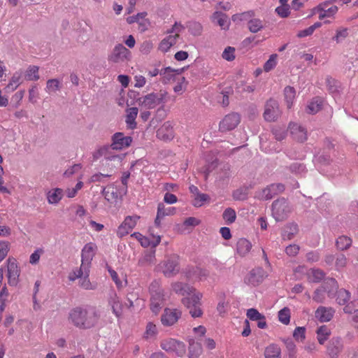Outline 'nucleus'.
Masks as SVG:
<instances>
[{
  "instance_id": "obj_1",
  "label": "nucleus",
  "mask_w": 358,
  "mask_h": 358,
  "mask_svg": "<svg viewBox=\"0 0 358 358\" xmlns=\"http://www.w3.org/2000/svg\"><path fill=\"white\" fill-rule=\"evenodd\" d=\"M98 309L92 306H79L70 310L68 320L79 329L86 330L95 327L100 320Z\"/></svg>"
},
{
  "instance_id": "obj_2",
  "label": "nucleus",
  "mask_w": 358,
  "mask_h": 358,
  "mask_svg": "<svg viewBox=\"0 0 358 358\" xmlns=\"http://www.w3.org/2000/svg\"><path fill=\"white\" fill-rule=\"evenodd\" d=\"M166 92L165 91H159L157 93H150L145 96L138 99L140 106L146 109H152L166 102L165 97Z\"/></svg>"
},
{
  "instance_id": "obj_3",
  "label": "nucleus",
  "mask_w": 358,
  "mask_h": 358,
  "mask_svg": "<svg viewBox=\"0 0 358 358\" xmlns=\"http://www.w3.org/2000/svg\"><path fill=\"white\" fill-rule=\"evenodd\" d=\"M202 294L197 292L192 296L184 297L182 299V304L189 310V313L194 318L200 317L203 315L201 299Z\"/></svg>"
},
{
  "instance_id": "obj_4",
  "label": "nucleus",
  "mask_w": 358,
  "mask_h": 358,
  "mask_svg": "<svg viewBox=\"0 0 358 358\" xmlns=\"http://www.w3.org/2000/svg\"><path fill=\"white\" fill-rule=\"evenodd\" d=\"M291 212L288 201L285 198L274 201L272 203V215L277 222L287 219Z\"/></svg>"
},
{
  "instance_id": "obj_5",
  "label": "nucleus",
  "mask_w": 358,
  "mask_h": 358,
  "mask_svg": "<svg viewBox=\"0 0 358 358\" xmlns=\"http://www.w3.org/2000/svg\"><path fill=\"white\" fill-rule=\"evenodd\" d=\"M131 54L129 49L122 44L115 45L111 52L108 56V60L113 63H123L131 59Z\"/></svg>"
},
{
  "instance_id": "obj_6",
  "label": "nucleus",
  "mask_w": 358,
  "mask_h": 358,
  "mask_svg": "<svg viewBox=\"0 0 358 358\" xmlns=\"http://www.w3.org/2000/svg\"><path fill=\"white\" fill-rule=\"evenodd\" d=\"M162 270L167 278L176 275L180 271L179 257L176 255L169 256L162 264Z\"/></svg>"
},
{
  "instance_id": "obj_7",
  "label": "nucleus",
  "mask_w": 358,
  "mask_h": 358,
  "mask_svg": "<svg viewBox=\"0 0 358 358\" xmlns=\"http://www.w3.org/2000/svg\"><path fill=\"white\" fill-rule=\"evenodd\" d=\"M161 348L165 351L175 353L179 357L183 356L186 352L185 344L173 338L163 340L161 342Z\"/></svg>"
},
{
  "instance_id": "obj_8",
  "label": "nucleus",
  "mask_w": 358,
  "mask_h": 358,
  "mask_svg": "<svg viewBox=\"0 0 358 358\" xmlns=\"http://www.w3.org/2000/svg\"><path fill=\"white\" fill-rule=\"evenodd\" d=\"M7 264L8 283L10 286H17L20 274V270L17 266V261L14 258L9 257L7 259Z\"/></svg>"
},
{
  "instance_id": "obj_9",
  "label": "nucleus",
  "mask_w": 358,
  "mask_h": 358,
  "mask_svg": "<svg viewBox=\"0 0 358 358\" xmlns=\"http://www.w3.org/2000/svg\"><path fill=\"white\" fill-rule=\"evenodd\" d=\"M340 0H331L327 1L324 3L319 4L317 7L314 8V13H319V19L323 20L325 17H329L334 15L338 11V7L336 6H329L333 2H338Z\"/></svg>"
},
{
  "instance_id": "obj_10",
  "label": "nucleus",
  "mask_w": 358,
  "mask_h": 358,
  "mask_svg": "<svg viewBox=\"0 0 358 358\" xmlns=\"http://www.w3.org/2000/svg\"><path fill=\"white\" fill-rule=\"evenodd\" d=\"M132 138L125 136L122 132H116L111 136V146L113 150H122L129 148L132 143Z\"/></svg>"
},
{
  "instance_id": "obj_11",
  "label": "nucleus",
  "mask_w": 358,
  "mask_h": 358,
  "mask_svg": "<svg viewBox=\"0 0 358 358\" xmlns=\"http://www.w3.org/2000/svg\"><path fill=\"white\" fill-rule=\"evenodd\" d=\"M97 247L94 243H88L85 245L81 252V264L83 268L87 269L90 268L92 260L93 259Z\"/></svg>"
},
{
  "instance_id": "obj_12",
  "label": "nucleus",
  "mask_w": 358,
  "mask_h": 358,
  "mask_svg": "<svg viewBox=\"0 0 358 358\" xmlns=\"http://www.w3.org/2000/svg\"><path fill=\"white\" fill-rule=\"evenodd\" d=\"M278 103L274 99H269L266 105L264 117L268 122L275 121L280 115Z\"/></svg>"
},
{
  "instance_id": "obj_13",
  "label": "nucleus",
  "mask_w": 358,
  "mask_h": 358,
  "mask_svg": "<svg viewBox=\"0 0 358 358\" xmlns=\"http://www.w3.org/2000/svg\"><path fill=\"white\" fill-rule=\"evenodd\" d=\"M139 219L140 216L136 215L127 216L118 227L117 235L120 238L127 235L136 227Z\"/></svg>"
},
{
  "instance_id": "obj_14",
  "label": "nucleus",
  "mask_w": 358,
  "mask_h": 358,
  "mask_svg": "<svg viewBox=\"0 0 358 358\" xmlns=\"http://www.w3.org/2000/svg\"><path fill=\"white\" fill-rule=\"evenodd\" d=\"M343 349V342L341 337H332L327 345V354L330 358H338Z\"/></svg>"
},
{
  "instance_id": "obj_15",
  "label": "nucleus",
  "mask_w": 358,
  "mask_h": 358,
  "mask_svg": "<svg viewBox=\"0 0 358 358\" xmlns=\"http://www.w3.org/2000/svg\"><path fill=\"white\" fill-rule=\"evenodd\" d=\"M241 117L238 113H232L227 115L220 123V130L222 132L235 129L240 123Z\"/></svg>"
},
{
  "instance_id": "obj_16",
  "label": "nucleus",
  "mask_w": 358,
  "mask_h": 358,
  "mask_svg": "<svg viewBox=\"0 0 358 358\" xmlns=\"http://www.w3.org/2000/svg\"><path fill=\"white\" fill-rule=\"evenodd\" d=\"M113 148H112L111 145H104L99 148H98L92 154L93 159L97 160L101 157H104V158L107 160L113 161L116 159L118 160L121 159L120 155H114L113 153Z\"/></svg>"
},
{
  "instance_id": "obj_17",
  "label": "nucleus",
  "mask_w": 358,
  "mask_h": 358,
  "mask_svg": "<svg viewBox=\"0 0 358 358\" xmlns=\"http://www.w3.org/2000/svg\"><path fill=\"white\" fill-rule=\"evenodd\" d=\"M181 315V311L178 309L166 308L161 317L162 323L164 326H172L177 322Z\"/></svg>"
},
{
  "instance_id": "obj_18",
  "label": "nucleus",
  "mask_w": 358,
  "mask_h": 358,
  "mask_svg": "<svg viewBox=\"0 0 358 358\" xmlns=\"http://www.w3.org/2000/svg\"><path fill=\"white\" fill-rule=\"evenodd\" d=\"M265 272L263 268L257 267L250 271L245 278V282L252 286H257L264 280Z\"/></svg>"
},
{
  "instance_id": "obj_19",
  "label": "nucleus",
  "mask_w": 358,
  "mask_h": 358,
  "mask_svg": "<svg viewBox=\"0 0 358 358\" xmlns=\"http://www.w3.org/2000/svg\"><path fill=\"white\" fill-rule=\"evenodd\" d=\"M284 190L285 186L282 184H271L262 190L260 197L264 200L271 199L275 195L282 192Z\"/></svg>"
},
{
  "instance_id": "obj_20",
  "label": "nucleus",
  "mask_w": 358,
  "mask_h": 358,
  "mask_svg": "<svg viewBox=\"0 0 358 358\" xmlns=\"http://www.w3.org/2000/svg\"><path fill=\"white\" fill-rule=\"evenodd\" d=\"M157 136L163 141H170L173 136V129L170 122H164L157 131Z\"/></svg>"
},
{
  "instance_id": "obj_21",
  "label": "nucleus",
  "mask_w": 358,
  "mask_h": 358,
  "mask_svg": "<svg viewBox=\"0 0 358 358\" xmlns=\"http://www.w3.org/2000/svg\"><path fill=\"white\" fill-rule=\"evenodd\" d=\"M289 129L292 137L298 141L303 142L307 138L306 129L297 123H290Z\"/></svg>"
},
{
  "instance_id": "obj_22",
  "label": "nucleus",
  "mask_w": 358,
  "mask_h": 358,
  "mask_svg": "<svg viewBox=\"0 0 358 358\" xmlns=\"http://www.w3.org/2000/svg\"><path fill=\"white\" fill-rule=\"evenodd\" d=\"M334 310L331 308L320 306L315 313V317L321 322H327L331 320Z\"/></svg>"
},
{
  "instance_id": "obj_23",
  "label": "nucleus",
  "mask_w": 358,
  "mask_h": 358,
  "mask_svg": "<svg viewBox=\"0 0 358 358\" xmlns=\"http://www.w3.org/2000/svg\"><path fill=\"white\" fill-rule=\"evenodd\" d=\"M322 289L327 292V295L329 298H333L338 289L337 281L334 278H327L321 285Z\"/></svg>"
},
{
  "instance_id": "obj_24",
  "label": "nucleus",
  "mask_w": 358,
  "mask_h": 358,
  "mask_svg": "<svg viewBox=\"0 0 358 358\" xmlns=\"http://www.w3.org/2000/svg\"><path fill=\"white\" fill-rule=\"evenodd\" d=\"M164 295L161 292H156L152 295L150 299V309L157 314L159 313L163 306Z\"/></svg>"
},
{
  "instance_id": "obj_25",
  "label": "nucleus",
  "mask_w": 358,
  "mask_h": 358,
  "mask_svg": "<svg viewBox=\"0 0 358 358\" xmlns=\"http://www.w3.org/2000/svg\"><path fill=\"white\" fill-rule=\"evenodd\" d=\"M298 225L295 223L287 224L282 231V238L283 240H291L298 233Z\"/></svg>"
},
{
  "instance_id": "obj_26",
  "label": "nucleus",
  "mask_w": 358,
  "mask_h": 358,
  "mask_svg": "<svg viewBox=\"0 0 358 358\" xmlns=\"http://www.w3.org/2000/svg\"><path fill=\"white\" fill-rule=\"evenodd\" d=\"M182 69H173L171 67H166L162 69L159 74L163 77L162 82L166 83L174 79L176 74H180L182 71Z\"/></svg>"
},
{
  "instance_id": "obj_27",
  "label": "nucleus",
  "mask_w": 358,
  "mask_h": 358,
  "mask_svg": "<svg viewBox=\"0 0 358 358\" xmlns=\"http://www.w3.org/2000/svg\"><path fill=\"white\" fill-rule=\"evenodd\" d=\"M251 243L245 238H240L236 243L237 252L241 255H246L251 250Z\"/></svg>"
},
{
  "instance_id": "obj_28",
  "label": "nucleus",
  "mask_w": 358,
  "mask_h": 358,
  "mask_svg": "<svg viewBox=\"0 0 358 358\" xmlns=\"http://www.w3.org/2000/svg\"><path fill=\"white\" fill-rule=\"evenodd\" d=\"M63 196V190L55 188L48 192L47 194L48 201L50 204H57Z\"/></svg>"
},
{
  "instance_id": "obj_29",
  "label": "nucleus",
  "mask_w": 358,
  "mask_h": 358,
  "mask_svg": "<svg viewBox=\"0 0 358 358\" xmlns=\"http://www.w3.org/2000/svg\"><path fill=\"white\" fill-rule=\"evenodd\" d=\"M138 110L136 107H132L127 110L126 117V123L130 129H134L136 127V118L138 115Z\"/></svg>"
},
{
  "instance_id": "obj_30",
  "label": "nucleus",
  "mask_w": 358,
  "mask_h": 358,
  "mask_svg": "<svg viewBox=\"0 0 358 358\" xmlns=\"http://www.w3.org/2000/svg\"><path fill=\"white\" fill-rule=\"evenodd\" d=\"M316 333L318 343L320 345H323L325 341H327L331 334L329 329L325 325L319 327L317 329Z\"/></svg>"
},
{
  "instance_id": "obj_31",
  "label": "nucleus",
  "mask_w": 358,
  "mask_h": 358,
  "mask_svg": "<svg viewBox=\"0 0 358 358\" xmlns=\"http://www.w3.org/2000/svg\"><path fill=\"white\" fill-rule=\"evenodd\" d=\"M62 89V83L57 78H52L48 80L46 83L45 91L48 94L55 93L57 91H59Z\"/></svg>"
},
{
  "instance_id": "obj_32",
  "label": "nucleus",
  "mask_w": 358,
  "mask_h": 358,
  "mask_svg": "<svg viewBox=\"0 0 358 358\" xmlns=\"http://www.w3.org/2000/svg\"><path fill=\"white\" fill-rule=\"evenodd\" d=\"M322 101L318 98H314L306 107V112L309 114H315L322 109Z\"/></svg>"
},
{
  "instance_id": "obj_33",
  "label": "nucleus",
  "mask_w": 358,
  "mask_h": 358,
  "mask_svg": "<svg viewBox=\"0 0 358 358\" xmlns=\"http://www.w3.org/2000/svg\"><path fill=\"white\" fill-rule=\"evenodd\" d=\"M281 354L280 348L277 345H268L264 352L266 358H275L280 357Z\"/></svg>"
},
{
  "instance_id": "obj_34",
  "label": "nucleus",
  "mask_w": 358,
  "mask_h": 358,
  "mask_svg": "<svg viewBox=\"0 0 358 358\" xmlns=\"http://www.w3.org/2000/svg\"><path fill=\"white\" fill-rule=\"evenodd\" d=\"M89 274L90 268L87 267V269H85L83 268V264H81L80 268L70 273L68 278L70 281H75L78 278H81L84 275H89Z\"/></svg>"
},
{
  "instance_id": "obj_35",
  "label": "nucleus",
  "mask_w": 358,
  "mask_h": 358,
  "mask_svg": "<svg viewBox=\"0 0 358 358\" xmlns=\"http://www.w3.org/2000/svg\"><path fill=\"white\" fill-rule=\"evenodd\" d=\"M102 194L104 198L109 202H113L117 199L118 194L113 186H108L107 188H103Z\"/></svg>"
},
{
  "instance_id": "obj_36",
  "label": "nucleus",
  "mask_w": 358,
  "mask_h": 358,
  "mask_svg": "<svg viewBox=\"0 0 358 358\" xmlns=\"http://www.w3.org/2000/svg\"><path fill=\"white\" fill-rule=\"evenodd\" d=\"M336 247L340 250L348 249L352 245V240L345 236H339L336 242Z\"/></svg>"
},
{
  "instance_id": "obj_37",
  "label": "nucleus",
  "mask_w": 358,
  "mask_h": 358,
  "mask_svg": "<svg viewBox=\"0 0 358 358\" xmlns=\"http://www.w3.org/2000/svg\"><path fill=\"white\" fill-rule=\"evenodd\" d=\"M284 94L287 106L290 108L295 98V90L292 87L287 86L284 90Z\"/></svg>"
},
{
  "instance_id": "obj_38",
  "label": "nucleus",
  "mask_w": 358,
  "mask_h": 358,
  "mask_svg": "<svg viewBox=\"0 0 358 358\" xmlns=\"http://www.w3.org/2000/svg\"><path fill=\"white\" fill-rule=\"evenodd\" d=\"M153 238V241H150L148 238L143 236L142 238H141L139 242L141 245L144 248H148L149 246H151L152 248H155L159 244L161 241V237L160 236H154Z\"/></svg>"
},
{
  "instance_id": "obj_39",
  "label": "nucleus",
  "mask_w": 358,
  "mask_h": 358,
  "mask_svg": "<svg viewBox=\"0 0 358 358\" xmlns=\"http://www.w3.org/2000/svg\"><path fill=\"white\" fill-rule=\"evenodd\" d=\"M213 20L216 21L217 24L222 28H228L227 16L222 12H215L213 14Z\"/></svg>"
},
{
  "instance_id": "obj_40",
  "label": "nucleus",
  "mask_w": 358,
  "mask_h": 358,
  "mask_svg": "<svg viewBox=\"0 0 358 358\" xmlns=\"http://www.w3.org/2000/svg\"><path fill=\"white\" fill-rule=\"evenodd\" d=\"M337 297H336V301L340 305H345L347 302L349 301L350 299V293L345 289H341L340 290H337Z\"/></svg>"
},
{
  "instance_id": "obj_41",
  "label": "nucleus",
  "mask_w": 358,
  "mask_h": 358,
  "mask_svg": "<svg viewBox=\"0 0 358 358\" xmlns=\"http://www.w3.org/2000/svg\"><path fill=\"white\" fill-rule=\"evenodd\" d=\"M324 273L320 269H312L308 275V279L312 282H319L324 278Z\"/></svg>"
},
{
  "instance_id": "obj_42",
  "label": "nucleus",
  "mask_w": 358,
  "mask_h": 358,
  "mask_svg": "<svg viewBox=\"0 0 358 358\" xmlns=\"http://www.w3.org/2000/svg\"><path fill=\"white\" fill-rule=\"evenodd\" d=\"M262 21L257 18H251L248 21V29L252 33H257L263 28Z\"/></svg>"
},
{
  "instance_id": "obj_43",
  "label": "nucleus",
  "mask_w": 358,
  "mask_h": 358,
  "mask_svg": "<svg viewBox=\"0 0 358 358\" xmlns=\"http://www.w3.org/2000/svg\"><path fill=\"white\" fill-rule=\"evenodd\" d=\"M25 77L28 80H38L39 79L38 67L29 66L26 71Z\"/></svg>"
},
{
  "instance_id": "obj_44",
  "label": "nucleus",
  "mask_w": 358,
  "mask_h": 358,
  "mask_svg": "<svg viewBox=\"0 0 358 358\" xmlns=\"http://www.w3.org/2000/svg\"><path fill=\"white\" fill-rule=\"evenodd\" d=\"M20 76L18 74H14L11 78L9 83L5 87L7 92H12L15 91L17 87L20 85Z\"/></svg>"
},
{
  "instance_id": "obj_45",
  "label": "nucleus",
  "mask_w": 358,
  "mask_h": 358,
  "mask_svg": "<svg viewBox=\"0 0 358 358\" xmlns=\"http://www.w3.org/2000/svg\"><path fill=\"white\" fill-rule=\"evenodd\" d=\"M113 313L120 317L122 315V304L120 303L116 294L110 301Z\"/></svg>"
},
{
  "instance_id": "obj_46",
  "label": "nucleus",
  "mask_w": 358,
  "mask_h": 358,
  "mask_svg": "<svg viewBox=\"0 0 358 358\" xmlns=\"http://www.w3.org/2000/svg\"><path fill=\"white\" fill-rule=\"evenodd\" d=\"M348 36V30L347 28H338L336 31L335 36L332 38V40L336 41L337 43L342 42Z\"/></svg>"
},
{
  "instance_id": "obj_47",
  "label": "nucleus",
  "mask_w": 358,
  "mask_h": 358,
  "mask_svg": "<svg viewBox=\"0 0 358 358\" xmlns=\"http://www.w3.org/2000/svg\"><path fill=\"white\" fill-rule=\"evenodd\" d=\"M326 295L327 292L325 290L322 289L321 286H320L315 290L313 299L317 303H324L325 301Z\"/></svg>"
},
{
  "instance_id": "obj_48",
  "label": "nucleus",
  "mask_w": 358,
  "mask_h": 358,
  "mask_svg": "<svg viewBox=\"0 0 358 358\" xmlns=\"http://www.w3.org/2000/svg\"><path fill=\"white\" fill-rule=\"evenodd\" d=\"M278 319L284 324H288L290 321V310L285 307L278 312Z\"/></svg>"
},
{
  "instance_id": "obj_49",
  "label": "nucleus",
  "mask_w": 358,
  "mask_h": 358,
  "mask_svg": "<svg viewBox=\"0 0 358 358\" xmlns=\"http://www.w3.org/2000/svg\"><path fill=\"white\" fill-rule=\"evenodd\" d=\"M202 349L198 343H193L190 344L189 348V358H196L201 353Z\"/></svg>"
},
{
  "instance_id": "obj_50",
  "label": "nucleus",
  "mask_w": 358,
  "mask_h": 358,
  "mask_svg": "<svg viewBox=\"0 0 358 358\" xmlns=\"http://www.w3.org/2000/svg\"><path fill=\"white\" fill-rule=\"evenodd\" d=\"M222 216L223 219L227 222V224H232L235 222L236 218L235 210L231 208L225 209Z\"/></svg>"
},
{
  "instance_id": "obj_51",
  "label": "nucleus",
  "mask_w": 358,
  "mask_h": 358,
  "mask_svg": "<svg viewBox=\"0 0 358 358\" xmlns=\"http://www.w3.org/2000/svg\"><path fill=\"white\" fill-rule=\"evenodd\" d=\"M79 285L86 290H94L96 289V285H93L90 279L89 275H84L79 280Z\"/></svg>"
},
{
  "instance_id": "obj_52",
  "label": "nucleus",
  "mask_w": 358,
  "mask_h": 358,
  "mask_svg": "<svg viewBox=\"0 0 358 358\" xmlns=\"http://www.w3.org/2000/svg\"><path fill=\"white\" fill-rule=\"evenodd\" d=\"M290 171L294 174H303L306 172V166L303 164L294 162L289 166Z\"/></svg>"
},
{
  "instance_id": "obj_53",
  "label": "nucleus",
  "mask_w": 358,
  "mask_h": 358,
  "mask_svg": "<svg viewBox=\"0 0 358 358\" xmlns=\"http://www.w3.org/2000/svg\"><path fill=\"white\" fill-rule=\"evenodd\" d=\"M157 212L159 214V216H162L163 218L167 215H171L175 213V208L169 207L166 208L163 203H159L157 207Z\"/></svg>"
},
{
  "instance_id": "obj_54",
  "label": "nucleus",
  "mask_w": 358,
  "mask_h": 358,
  "mask_svg": "<svg viewBox=\"0 0 358 358\" xmlns=\"http://www.w3.org/2000/svg\"><path fill=\"white\" fill-rule=\"evenodd\" d=\"M187 27L191 33L194 36L200 35L202 31V26L199 22H189Z\"/></svg>"
},
{
  "instance_id": "obj_55",
  "label": "nucleus",
  "mask_w": 358,
  "mask_h": 358,
  "mask_svg": "<svg viewBox=\"0 0 358 358\" xmlns=\"http://www.w3.org/2000/svg\"><path fill=\"white\" fill-rule=\"evenodd\" d=\"M209 199V196L206 194L199 193L194 197L193 205L195 207H201L205 201Z\"/></svg>"
},
{
  "instance_id": "obj_56",
  "label": "nucleus",
  "mask_w": 358,
  "mask_h": 358,
  "mask_svg": "<svg viewBox=\"0 0 358 358\" xmlns=\"http://www.w3.org/2000/svg\"><path fill=\"white\" fill-rule=\"evenodd\" d=\"M277 55L273 54L270 56L269 59L264 64V69L265 71L268 72L276 66Z\"/></svg>"
},
{
  "instance_id": "obj_57",
  "label": "nucleus",
  "mask_w": 358,
  "mask_h": 358,
  "mask_svg": "<svg viewBox=\"0 0 358 358\" xmlns=\"http://www.w3.org/2000/svg\"><path fill=\"white\" fill-rule=\"evenodd\" d=\"M247 317L252 321H256L262 317H263V315L261 314L257 309L255 308H250L247 311Z\"/></svg>"
},
{
  "instance_id": "obj_58",
  "label": "nucleus",
  "mask_w": 358,
  "mask_h": 358,
  "mask_svg": "<svg viewBox=\"0 0 358 358\" xmlns=\"http://www.w3.org/2000/svg\"><path fill=\"white\" fill-rule=\"evenodd\" d=\"M157 334L156 325L152 322H148L146 326V330L145 332V336L147 338L154 337Z\"/></svg>"
},
{
  "instance_id": "obj_59",
  "label": "nucleus",
  "mask_w": 358,
  "mask_h": 358,
  "mask_svg": "<svg viewBox=\"0 0 358 358\" xmlns=\"http://www.w3.org/2000/svg\"><path fill=\"white\" fill-rule=\"evenodd\" d=\"M9 251V243L7 241H0V262L6 257Z\"/></svg>"
},
{
  "instance_id": "obj_60",
  "label": "nucleus",
  "mask_w": 358,
  "mask_h": 358,
  "mask_svg": "<svg viewBox=\"0 0 358 358\" xmlns=\"http://www.w3.org/2000/svg\"><path fill=\"white\" fill-rule=\"evenodd\" d=\"M195 292V289L193 287L189 286L187 284H183L182 287L181 288V291L179 292L178 294H180L182 296H192Z\"/></svg>"
},
{
  "instance_id": "obj_61",
  "label": "nucleus",
  "mask_w": 358,
  "mask_h": 358,
  "mask_svg": "<svg viewBox=\"0 0 358 358\" xmlns=\"http://www.w3.org/2000/svg\"><path fill=\"white\" fill-rule=\"evenodd\" d=\"M275 12L281 17H286L289 15V8L288 5H281L275 8Z\"/></svg>"
},
{
  "instance_id": "obj_62",
  "label": "nucleus",
  "mask_w": 358,
  "mask_h": 358,
  "mask_svg": "<svg viewBox=\"0 0 358 358\" xmlns=\"http://www.w3.org/2000/svg\"><path fill=\"white\" fill-rule=\"evenodd\" d=\"M272 133L277 141H282L286 137L285 131L280 127L273 129Z\"/></svg>"
},
{
  "instance_id": "obj_63",
  "label": "nucleus",
  "mask_w": 358,
  "mask_h": 358,
  "mask_svg": "<svg viewBox=\"0 0 358 358\" xmlns=\"http://www.w3.org/2000/svg\"><path fill=\"white\" fill-rule=\"evenodd\" d=\"M234 51L235 49L234 48H226L222 53V57L227 61H232L235 58Z\"/></svg>"
},
{
  "instance_id": "obj_64",
  "label": "nucleus",
  "mask_w": 358,
  "mask_h": 358,
  "mask_svg": "<svg viewBox=\"0 0 358 358\" xmlns=\"http://www.w3.org/2000/svg\"><path fill=\"white\" fill-rule=\"evenodd\" d=\"M306 329L304 327H296L293 333L294 338L297 341H302L305 338Z\"/></svg>"
}]
</instances>
